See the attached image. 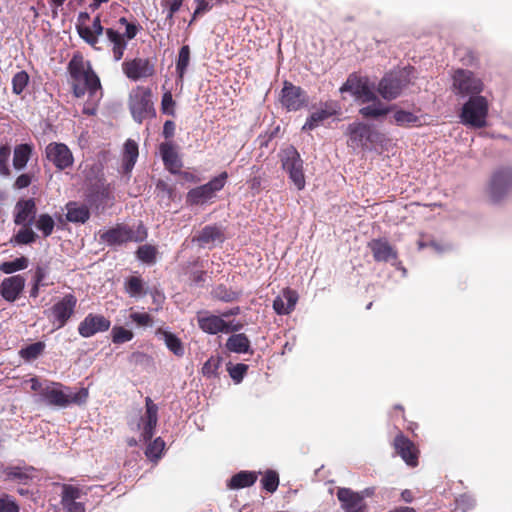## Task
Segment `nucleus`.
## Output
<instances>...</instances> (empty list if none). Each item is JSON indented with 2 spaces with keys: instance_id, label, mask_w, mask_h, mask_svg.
<instances>
[{
  "instance_id": "nucleus-55",
  "label": "nucleus",
  "mask_w": 512,
  "mask_h": 512,
  "mask_svg": "<svg viewBox=\"0 0 512 512\" xmlns=\"http://www.w3.org/2000/svg\"><path fill=\"white\" fill-rule=\"evenodd\" d=\"M221 364V358L218 356H211L202 367V374L205 377H214L217 375V370Z\"/></svg>"
},
{
  "instance_id": "nucleus-40",
  "label": "nucleus",
  "mask_w": 512,
  "mask_h": 512,
  "mask_svg": "<svg viewBox=\"0 0 512 512\" xmlns=\"http://www.w3.org/2000/svg\"><path fill=\"white\" fill-rule=\"evenodd\" d=\"M162 334L166 347L177 357H182L185 353L184 346L180 338L169 331L158 330Z\"/></svg>"
},
{
  "instance_id": "nucleus-56",
  "label": "nucleus",
  "mask_w": 512,
  "mask_h": 512,
  "mask_svg": "<svg viewBox=\"0 0 512 512\" xmlns=\"http://www.w3.org/2000/svg\"><path fill=\"white\" fill-rule=\"evenodd\" d=\"M227 370L233 381L235 383H240L248 371V365L244 363H238L228 366Z\"/></svg>"
},
{
  "instance_id": "nucleus-54",
  "label": "nucleus",
  "mask_w": 512,
  "mask_h": 512,
  "mask_svg": "<svg viewBox=\"0 0 512 512\" xmlns=\"http://www.w3.org/2000/svg\"><path fill=\"white\" fill-rule=\"evenodd\" d=\"M11 155V147L8 144L0 146V175L9 176L11 170L8 165V160Z\"/></svg>"
},
{
  "instance_id": "nucleus-57",
  "label": "nucleus",
  "mask_w": 512,
  "mask_h": 512,
  "mask_svg": "<svg viewBox=\"0 0 512 512\" xmlns=\"http://www.w3.org/2000/svg\"><path fill=\"white\" fill-rule=\"evenodd\" d=\"M184 0H165L163 5L168 8L166 19L169 20L170 25L174 23L173 17L176 12L179 11Z\"/></svg>"
},
{
  "instance_id": "nucleus-49",
  "label": "nucleus",
  "mask_w": 512,
  "mask_h": 512,
  "mask_svg": "<svg viewBox=\"0 0 512 512\" xmlns=\"http://www.w3.org/2000/svg\"><path fill=\"white\" fill-rule=\"evenodd\" d=\"M214 296L223 302H233L239 299L240 292L234 291L225 285H219L214 289Z\"/></svg>"
},
{
  "instance_id": "nucleus-58",
  "label": "nucleus",
  "mask_w": 512,
  "mask_h": 512,
  "mask_svg": "<svg viewBox=\"0 0 512 512\" xmlns=\"http://www.w3.org/2000/svg\"><path fill=\"white\" fill-rule=\"evenodd\" d=\"M175 101L173 100L172 93L167 91L162 96L161 110L164 114L174 115Z\"/></svg>"
},
{
  "instance_id": "nucleus-46",
  "label": "nucleus",
  "mask_w": 512,
  "mask_h": 512,
  "mask_svg": "<svg viewBox=\"0 0 512 512\" xmlns=\"http://www.w3.org/2000/svg\"><path fill=\"white\" fill-rule=\"evenodd\" d=\"M157 249L155 246L145 244L139 246L136 251L137 258L146 264H153L156 261Z\"/></svg>"
},
{
  "instance_id": "nucleus-48",
  "label": "nucleus",
  "mask_w": 512,
  "mask_h": 512,
  "mask_svg": "<svg viewBox=\"0 0 512 512\" xmlns=\"http://www.w3.org/2000/svg\"><path fill=\"white\" fill-rule=\"evenodd\" d=\"M262 488L269 493H274L279 486V475L274 470H267L261 479Z\"/></svg>"
},
{
  "instance_id": "nucleus-3",
  "label": "nucleus",
  "mask_w": 512,
  "mask_h": 512,
  "mask_svg": "<svg viewBox=\"0 0 512 512\" xmlns=\"http://www.w3.org/2000/svg\"><path fill=\"white\" fill-rule=\"evenodd\" d=\"M128 108L132 118L141 124L144 120L156 116V110L152 101V91L149 87L136 86L128 97Z\"/></svg>"
},
{
  "instance_id": "nucleus-59",
  "label": "nucleus",
  "mask_w": 512,
  "mask_h": 512,
  "mask_svg": "<svg viewBox=\"0 0 512 512\" xmlns=\"http://www.w3.org/2000/svg\"><path fill=\"white\" fill-rule=\"evenodd\" d=\"M130 319L138 326H152L153 318L148 313L134 312L130 314Z\"/></svg>"
},
{
  "instance_id": "nucleus-45",
  "label": "nucleus",
  "mask_w": 512,
  "mask_h": 512,
  "mask_svg": "<svg viewBox=\"0 0 512 512\" xmlns=\"http://www.w3.org/2000/svg\"><path fill=\"white\" fill-rule=\"evenodd\" d=\"M28 267V259L24 256L16 258L13 261H6L0 264V271L5 274H12L16 271L26 269Z\"/></svg>"
},
{
  "instance_id": "nucleus-1",
  "label": "nucleus",
  "mask_w": 512,
  "mask_h": 512,
  "mask_svg": "<svg viewBox=\"0 0 512 512\" xmlns=\"http://www.w3.org/2000/svg\"><path fill=\"white\" fill-rule=\"evenodd\" d=\"M71 77V87L76 98L83 97L87 92L94 95L101 89L100 79L92 68L90 61L84 59L79 52L75 53L67 66Z\"/></svg>"
},
{
  "instance_id": "nucleus-42",
  "label": "nucleus",
  "mask_w": 512,
  "mask_h": 512,
  "mask_svg": "<svg viewBox=\"0 0 512 512\" xmlns=\"http://www.w3.org/2000/svg\"><path fill=\"white\" fill-rule=\"evenodd\" d=\"M34 222L36 228L41 231L44 238L49 237L53 233L55 221L49 214H40Z\"/></svg>"
},
{
  "instance_id": "nucleus-31",
  "label": "nucleus",
  "mask_w": 512,
  "mask_h": 512,
  "mask_svg": "<svg viewBox=\"0 0 512 512\" xmlns=\"http://www.w3.org/2000/svg\"><path fill=\"white\" fill-rule=\"evenodd\" d=\"M402 87V81L399 78L385 76L379 82L378 92L384 99L392 100L400 95Z\"/></svg>"
},
{
  "instance_id": "nucleus-34",
  "label": "nucleus",
  "mask_w": 512,
  "mask_h": 512,
  "mask_svg": "<svg viewBox=\"0 0 512 512\" xmlns=\"http://www.w3.org/2000/svg\"><path fill=\"white\" fill-rule=\"evenodd\" d=\"M138 155V144L132 139L126 140V142L124 143L122 156V165L125 173H129L132 171L137 161Z\"/></svg>"
},
{
  "instance_id": "nucleus-24",
  "label": "nucleus",
  "mask_w": 512,
  "mask_h": 512,
  "mask_svg": "<svg viewBox=\"0 0 512 512\" xmlns=\"http://www.w3.org/2000/svg\"><path fill=\"white\" fill-rule=\"evenodd\" d=\"M297 301V292L287 287L274 299L273 309L278 315H287L294 310Z\"/></svg>"
},
{
  "instance_id": "nucleus-41",
  "label": "nucleus",
  "mask_w": 512,
  "mask_h": 512,
  "mask_svg": "<svg viewBox=\"0 0 512 512\" xmlns=\"http://www.w3.org/2000/svg\"><path fill=\"white\" fill-rule=\"evenodd\" d=\"M190 62V47L188 45H183L178 53V59L176 62V72L178 78L182 80L186 73V70L189 66Z\"/></svg>"
},
{
  "instance_id": "nucleus-62",
  "label": "nucleus",
  "mask_w": 512,
  "mask_h": 512,
  "mask_svg": "<svg viewBox=\"0 0 512 512\" xmlns=\"http://www.w3.org/2000/svg\"><path fill=\"white\" fill-rule=\"evenodd\" d=\"M0 512H19V506L9 496L0 498Z\"/></svg>"
},
{
  "instance_id": "nucleus-63",
  "label": "nucleus",
  "mask_w": 512,
  "mask_h": 512,
  "mask_svg": "<svg viewBox=\"0 0 512 512\" xmlns=\"http://www.w3.org/2000/svg\"><path fill=\"white\" fill-rule=\"evenodd\" d=\"M66 512H85V506L81 502L72 501L62 504Z\"/></svg>"
},
{
  "instance_id": "nucleus-35",
  "label": "nucleus",
  "mask_w": 512,
  "mask_h": 512,
  "mask_svg": "<svg viewBox=\"0 0 512 512\" xmlns=\"http://www.w3.org/2000/svg\"><path fill=\"white\" fill-rule=\"evenodd\" d=\"M226 349L233 353H248L251 351L249 338L244 333L232 334L226 341Z\"/></svg>"
},
{
  "instance_id": "nucleus-19",
  "label": "nucleus",
  "mask_w": 512,
  "mask_h": 512,
  "mask_svg": "<svg viewBox=\"0 0 512 512\" xmlns=\"http://www.w3.org/2000/svg\"><path fill=\"white\" fill-rule=\"evenodd\" d=\"M348 135L350 146L364 148L375 141L377 133L365 123H352L348 126Z\"/></svg>"
},
{
  "instance_id": "nucleus-5",
  "label": "nucleus",
  "mask_w": 512,
  "mask_h": 512,
  "mask_svg": "<svg viewBox=\"0 0 512 512\" xmlns=\"http://www.w3.org/2000/svg\"><path fill=\"white\" fill-rule=\"evenodd\" d=\"M118 23L125 27V32L121 34L115 28H106L105 35L111 45V51L115 61L123 58L127 48V41L134 39L141 27L135 23L129 22L127 18L121 17Z\"/></svg>"
},
{
  "instance_id": "nucleus-6",
  "label": "nucleus",
  "mask_w": 512,
  "mask_h": 512,
  "mask_svg": "<svg viewBox=\"0 0 512 512\" xmlns=\"http://www.w3.org/2000/svg\"><path fill=\"white\" fill-rule=\"evenodd\" d=\"M488 101L483 96H471L463 105L460 114L461 121L473 128H483L487 124Z\"/></svg>"
},
{
  "instance_id": "nucleus-64",
  "label": "nucleus",
  "mask_w": 512,
  "mask_h": 512,
  "mask_svg": "<svg viewBox=\"0 0 512 512\" xmlns=\"http://www.w3.org/2000/svg\"><path fill=\"white\" fill-rule=\"evenodd\" d=\"M175 133V123L171 120H167L163 126V136L166 139L172 138Z\"/></svg>"
},
{
  "instance_id": "nucleus-16",
  "label": "nucleus",
  "mask_w": 512,
  "mask_h": 512,
  "mask_svg": "<svg viewBox=\"0 0 512 512\" xmlns=\"http://www.w3.org/2000/svg\"><path fill=\"white\" fill-rule=\"evenodd\" d=\"M45 154L46 158L59 170H65L73 165V154L68 146L63 143H49L46 146Z\"/></svg>"
},
{
  "instance_id": "nucleus-2",
  "label": "nucleus",
  "mask_w": 512,
  "mask_h": 512,
  "mask_svg": "<svg viewBox=\"0 0 512 512\" xmlns=\"http://www.w3.org/2000/svg\"><path fill=\"white\" fill-rule=\"evenodd\" d=\"M88 396L87 388H81L78 392L71 393L69 387H65L59 382H46L42 399L51 406L64 408L71 404L79 406L85 404Z\"/></svg>"
},
{
  "instance_id": "nucleus-47",
  "label": "nucleus",
  "mask_w": 512,
  "mask_h": 512,
  "mask_svg": "<svg viewBox=\"0 0 512 512\" xmlns=\"http://www.w3.org/2000/svg\"><path fill=\"white\" fill-rule=\"evenodd\" d=\"M37 239V234L32 230L30 225H23L17 234L14 236L15 243L19 245H27L34 243Z\"/></svg>"
},
{
  "instance_id": "nucleus-26",
  "label": "nucleus",
  "mask_w": 512,
  "mask_h": 512,
  "mask_svg": "<svg viewBox=\"0 0 512 512\" xmlns=\"http://www.w3.org/2000/svg\"><path fill=\"white\" fill-rule=\"evenodd\" d=\"M368 247L372 252L373 258L376 262H388L392 259H397V251L384 239H372L368 243Z\"/></svg>"
},
{
  "instance_id": "nucleus-44",
  "label": "nucleus",
  "mask_w": 512,
  "mask_h": 512,
  "mask_svg": "<svg viewBox=\"0 0 512 512\" xmlns=\"http://www.w3.org/2000/svg\"><path fill=\"white\" fill-rule=\"evenodd\" d=\"M125 291L130 297H138L144 295V283L140 277L131 276L125 282Z\"/></svg>"
},
{
  "instance_id": "nucleus-36",
  "label": "nucleus",
  "mask_w": 512,
  "mask_h": 512,
  "mask_svg": "<svg viewBox=\"0 0 512 512\" xmlns=\"http://www.w3.org/2000/svg\"><path fill=\"white\" fill-rule=\"evenodd\" d=\"M66 209V218L69 222L85 223L90 217L89 209L85 205L71 201L66 204Z\"/></svg>"
},
{
  "instance_id": "nucleus-38",
  "label": "nucleus",
  "mask_w": 512,
  "mask_h": 512,
  "mask_svg": "<svg viewBox=\"0 0 512 512\" xmlns=\"http://www.w3.org/2000/svg\"><path fill=\"white\" fill-rule=\"evenodd\" d=\"M335 111L328 108H321L311 113L302 127L303 131H312L317 128L323 121L333 116Z\"/></svg>"
},
{
  "instance_id": "nucleus-4",
  "label": "nucleus",
  "mask_w": 512,
  "mask_h": 512,
  "mask_svg": "<svg viewBox=\"0 0 512 512\" xmlns=\"http://www.w3.org/2000/svg\"><path fill=\"white\" fill-rule=\"evenodd\" d=\"M148 232L140 222L136 228L119 223L100 234V240L109 246H120L128 242H143Z\"/></svg>"
},
{
  "instance_id": "nucleus-29",
  "label": "nucleus",
  "mask_w": 512,
  "mask_h": 512,
  "mask_svg": "<svg viewBox=\"0 0 512 512\" xmlns=\"http://www.w3.org/2000/svg\"><path fill=\"white\" fill-rule=\"evenodd\" d=\"M159 150L165 168L173 174L180 173L182 162L175 151L174 145L171 142H163L160 144Z\"/></svg>"
},
{
  "instance_id": "nucleus-28",
  "label": "nucleus",
  "mask_w": 512,
  "mask_h": 512,
  "mask_svg": "<svg viewBox=\"0 0 512 512\" xmlns=\"http://www.w3.org/2000/svg\"><path fill=\"white\" fill-rule=\"evenodd\" d=\"M35 468L32 466H8L2 470L4 481H17L20 484H28L34 477Z\"/></svg>"
},
{
  "instance_id": "nucleus-20",
  "label": "nucleus",
  "mask_w": 512,
  "mask_h": 512,
  "mask_svg": "<svg viewBox=\"0 0 512 512\" xmlns=\"http://www.w3.org/2000/svg\"><path fill=\"white\" fill-rule=\"evenodd\" d=\"M512 188V169L496 170L491 178L490 193L494 200L502 198Z\"/></svg>"
},
{
  "instance_id": "nucleus-18",
  "label": "nucleus",
  "mask_w": 512,
  "mask_h": 512,
  "mask_svg": "<svg viewBox=\"0 0 512 512\" xmlns=\"http://www.w3.org/2000/svg\"><path fill=\"white\" fill-rule=\"evenodd\" d=\"M111 322L100 314L89 313L79 324L78 332L84 338H89L99 332L109 330Z\"/></svg>"
},
{
  "instance_id": "nucleus-21",
  "label": "nucleus",
  "mask_w": 512,
  "mask_h": 512,
  "mask_svg": "<svg viewBox=\"0 0 512 512\" xmlns=\"http://www.w3.org/2000/svg\"><path fill=\"white\" fill-rule=\"evenodd\" d=\"M196 318L199 328L207 334L216 335L227 330L226 321L220 315L199 311Z\"/></svg>"
},
{
  "instance_id": "nucleus-61",
  "label": "nucleus",
  "mask_w": 512,
  "mask_h": 512,
  "mask_svg": "<svg viewBox=\"0 0 512 512\" xmlns=\"http://www.w3.org/2000/svg\"><path fill=\"white\" fill-rule=\"evenodd\" d=\"M210 0H195L196 9L193 13L192 19L190 20V24H192L199 15H202L205 12H208L212 9V5L209 3Z\"/></svg>"
},
{
  "instance_id": "nucleus-25",
  "label": "nucleus",
  "mask_w": 512,
  "mask_h": 512,
  "mask_svg": "<svg viewBox=\"0 0 512 512\" xmlns=\"http://www.w3.org/2000/svg\"><path fill=\"white\" fill-rule=\"evenodd\" d=\"M146 412L145 416L142 418L143 421V429H142V438L144 441H149L152 439L154 435V430L158 421V407L152 401L150 397H147L145 400Z\"/></svg>"
},
{
  "instance_id": "nucleus-15",
  "label": "nucleus",
  "mask_w": 512,
  "mask_h": 512,
  "mask_svg": "<svg viewBox=\"0 0 512 512\" xmlns=\"http://www.w3.org/2000/svg\"><path fill=\"white\" fill-rule=\"evenodd\" d=\"M341 92H351L357 99L363 103L375 102L376 94L368 84V80L350 75L343 86L340 88Z\"/></svg>"
},
{
  "instance_id": "nucleus-39",
  "label": "nucleus",
  "mask_w": 512,
  "mask_h": 512,
  "mask_svg": "<svg viewBox=\"0 0 512 512\" xmlns=\"http://www.w3.org/2000/svg\"><path fill=\"white\" fill-rule=\"evenodd\" d=\"M393 108L385 107L376 97V101L371 105L362 107L359 113L366 119H378L381 116L387 115Z\"/></svg>"
},
{
  "instance_id": "nucleus-52",
  "label": "nucleus",
  "mask_w": 512,
  "mask_h": 512,
  "mask_svg": "<svg viewBox=\"0 0 512 512\" xmlns=\"http://www.w3.org/2000/svg\"><path fill=\"white\" fill-rule=\"evenodd\" d=\"M112 342L114 344H122L131 341L134 337L132 331L125 329L122 326H114L112 328Z\"/></svg>"
},
{
  "instance_id": "nucleus-7",
  "label": "nucleus",
  "mask_w": 512,
  "mask_h": 512,
  "mask_svg": "<svg viewBox=\"0 0 512 512\" xmlns=\"http://www.w3.org/2000/svg\"><path fill=\"white\" fill-rule=\"evenodd\" d=\"M280 160L283 170L288 173L290 180L298 190H303L306 185L303 160L297 149L290 145L280 152Z\"/></svg>"
},
{
  "instance_id": "nucleus-50",
  "label": "nucleus",
  "mask_w": 512,
  "mask_h": 512,
  "mask_svg": "<svg viewBox=\"0 0 512 512\" xmlns=\"http://www.w3.org/2000/svg\"><path fill=\"white\" fill-rule=\"evenodd\" d=\"M29 82V75L26 71L22 70L17 72L12 78V91L16 95H20L27 87Z\"/></svg>"
},
{
  "instance_id": "nucleus-53",
  "label": "nucleus",
  "mask_w": 512,
  "mask_h": 512,
  "mask_svg": "<svg viewBox=\"0 0 512 512\" xmlns=\"http://www.w3.org/2000/svg\"><path fill=\"white\" fill-rule=\"evenodd\" d=\"M164 447L165 442L158 437L148 445L145 454L150 460H157L161 457Z\"/></svg>"
},
{
  "instance_id": "nucleus-32",
  "label": "nucleus",
  "mask_w": 512,
  "mask_h": 512,
  "mask_svg": "<svg viewBox=\"0 0 512 512\" xmlns=\"http://www.w3.org/2000/svg\"><path fill=\"white\" fill-rule=\"evenodd\" d=\"M224 239L221 229L215 225L205 226L194 238L199 246L205 247L214 244L216 241L222 242Z\"/></svg>"
},
{
  "instance_id": "nucleus-43",
  "label": "nucleus",
  "mask_w": 512,
  "mask_h": 512,
  "mask_svg": "<svg viewBox=\"0 0 512 512\" xmlns=\"http://www.w3.org/2000/svg\"><path fill=\"white\" fill-rule=\"evenodd\" d=\"M44 349L45 343L38 341L26 346L25 348H22L19 351V355L22 359L31 361L38 358L44 352Z\"/></svg>"
},
{
  "instance_id": "nucleus-8",
  "label": "nucleus",
  "mask_w": 512,
  "mask_h": 512,
  "mask_svg": "<svg viewBox=\"0 0 512 512\" xmlns=\"http://www.w3.org/2000/svg\"><path fill=\"white\" fill-rule=\"evenodd\" d=\"M228 179L226 171L212 178L208 183L191 189L186 196V201L190 205H202L212 198L215 194L222 190Z\"/></svg>"
},
{
  "instance_id": "nucleus-10",
  "label": "nucleus",
  "mask_w": 512,
  "mask_h": 512,
  "mask_svg": "<svg viewBox=\"0 0 512 512\" xmlns=\"http://www.w3.org/2000/svg\"><path fill=\"white\" fill-rule=\"evenodd\" d=\"M85 200L90 207L99 213L113 205L114 197L112 196L109 185L99 179L87 188Z\"/></svg>"
},
{
  "instance_id": "nucleus-23",
  "label": "nucleus",
  "mask_w": 512,
  "mask_h": 512,
  "mask_svg": "<svg viewBox=\"0 0 512 512\" xmlns=\"http://www.w3.org/2000/svg\"><path fill=\"white\" fill-rule=\"evenodd\" d=\"M25 287V278L22 275H14L5 278L0 286L1 296L8 302H14Z\"/></svg>"
},
{
  "instance_id": "nucleus-17",
  "label": "nucleus",
  "mask_w": 512,
  "mask_h": 512,
  "mask_svg": "<svg viewBox=\"0 0 512 512\" xmlns=\"http://www.w3.org/2000/svg\"><path fill=\"white\" fill-rule=\"evenodd\" d=\"M122 70L127 78L137 81L154 75V65L147 58H134L122 63Z\"/></svg>"
},
{
  "instance_id": "nucleus-60",
  "label": "nucleus",
  "mask_w": 512,
  "mask_h": 512,
  "mask_svg": "<svg viewBox=\"0 0 512 512\" xmlns=\"http://www.w3.org/2000/svg\"><path fill=\"white\" fill-rule=\"evenodd\" d=\"M34 180V174L32 173H22L20 174L14 184H13V187L15 189H24V188H27L31 185V183L33 182Z\"/></svg>"
},
{
  "instance_id": "nucleus-22",
  "label": "nucleus",
  "mask_w": 512,
  "mask_h": 512,
  "mask_svg": "<svg viewBox=\"0 0 512 512\" xmlns=\"http://www.w3.org/2000/svg\"><path fill=\"white\" fill-rule=\"evenodd\" d=\"M37 208L33 198L20 199L15 205L14 223L31 225L35 221Z\"/></svg>"
},
{
  "instance_id": "nucleus-37",
  "label": "nucleus",
  "mask_w": 512,
  "mask_h": 512,
  "mask_svg": "<svg viewBox=\"0 0 512 512\" xmlns=\"http://www.w3.org/2000/svg\"><path fill=\"white\" fill-rule=\"evenodd\" d=\"M257 480L256 472L240 471L231 477L228 482L230 489H241L252 486Z\"/></svg>"
},
{
  "instance_id": "nucleus-13",
  "label": "nucleus",
  "mask_w": 512,
  "mask_h": 512,
  "mask_svg": "<svg viewBox=\"0 0 512 512\" xmlns=\"http://www.w3.org/2000/svg\"><path fill=\"white\" fill-rule=\"evenodd\" d=\"M395 453L410 467H416L419 463L420 450L418 446L399 432L392 443Z\"/></svg>"
},
{
  "instance_id": "nucleus-51",
  "label": "nucleus",
  "mask_w": 512,
  "mask_h": 512,
  "mask_svg": "<svg viewBox=\"0 0 512 512\" xmlns=\"http://www.w3.org/2000/svg\"><path fill=\"white\" fill-rule=\"evenodd\" d=\"M82 495V491L79 487L63 484L62 486V494H61V504H66L68 502L76 501Z\"/></svg>"
},
{
  "instance_id": "nucleus-14",
  "label": "nucleus",
  "mask_w": 512,
  "mask_h": 512,
  "mask_svg": "<svg viewBox=\"0 0 512 512\" xmlns=\"http://www.w3.org/2000/svg\"><path fill=\"white\" fill-rule=\"evenodd\" d=\"M453 85L461 95L479 96L483 90L482 81L471 71L457 70L453 76Z\"/></svg>"
},
{
  "instance_id": "nucleus-33",
  "label": "nucleus",
  "mask_w": 512,
  "mask_h": 512,
  "mask_svg": "<svg viewBox=\"0 0 512 512\" xmlns=\"http://www.w3.org/2000/svg\"><path fill=\"white\" fill-rule=\"evenodd\" d=\"M393 108L390 112H393V115L390 118V123H393L397 126L401 127H410L419 125L420 118L413 114L412 112L405 111L403 109H396V106H391Z\"/></svg>"
},
{
  "instance_id": "nucleus-27",
  "label": "nucleus",
  "mask_w": 512,
  "mask_h": 512,
  "mask_svg": "<svg viewBox=\"0 0 512 512\" xmlns=\"http://www.w3.org/2000/svg\"><path fill=\"white\" fill-rule=\"evenodd\" d=\"M106 29L101 24L100 15H97L92 26L77 25V32L79 36L94 49H99L97 44L99 42V36L105 32Z\"/></svg>"
},
{
  "instance_id": "nucleus-12",
  "label": "nucleus",
  "mask_w": 512,
  "mask_h": 512,
  "mask_svg": "<svg viewBox=\"0 0 512 512\" xmlns=\"http://www.w3.org/2000/svg\"><path fill=\"white\" fill-rule=\"evenodd\" d=\"M336 495L344 512H368L365 502V496L369 495L368 490L355 492L350 488L340 487Z\"/></svg>"
},
{
  "instance_id": "nucleus-11",
  "label": "nucleus",
  "mask_w": 512,
  "mask_h": 512,
  "mask_svg": "<svg viewBox=\"0 0 512 512\" xmlns=\"http://www.w3.org/2000/svg\"><path fill=\"white\" fill-rule=\"evenodd\" d=\"M279 101L289 112L299 111L309 102L307 93L300 87L289 81H284L280 92Z\"/></svg>"
},
{
  "instance_id": "nucleus-9",
  "label": "nucleus",
  "mask_w": 512,
  "mask_h": 512,
  "mask_svg": "<svg viewBox=\"0 0 512 512\" xmlns=\"http://www.w3.org/2000/svg\"><path fill=\"white\" fill-rule=\"evenodd\" d=\"M77 302L76 296L68 293L56 301L46 312L55 329H61L68 323L75 314Z\"/></svg>"
},
{
  "instance_id": "nucleus-30",
  "label": "nucleus",
  "mask_w": 512,
  "mask_h": 512,
  "mask_svg": "<svg viewBox=\"0 0 512 512\" xmlns=\"http://www.w3.org/2000/svg\"><path fill=\"white\" fill-rule=\"evenodd\" d=\"M35 151V147L32 143H21L17 144L13 149V167L17 171L23 170L30 159L32 158Z\"/></svg>"
}]
</instances>
